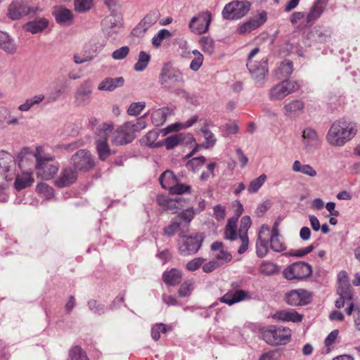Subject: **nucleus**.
I'll list each match as a JSON object with an SVG mask.
<instances>
[{
  "instance_id": "f257e3e1",
  "label": "nucleus",
  "mask_w": 360,
  "mask_h": 360,
  "mask_svg": "<svg viewBox=\"0 0 360 360\" xmlns=\"http://www.w3.org/2000/svg\"><path fill=\"white\" fill-rule=\"evenodd\" d=\"M158 82L165 91L186 99L189 98V94L184 89L185 80L182 72L169 63L162 68Z\"/></svg>"
},
{
  "instance_id": "f03ea898",
  "label": "nucleus",
  "mask_w": 360,
  "mask_h": 360,
  "mask_svg": "<svg viewBox=\"0 0 360 360\" xmlns=\"http://www.w3.org/2000/svg\"><path fill=\"white\" fill-rule=\"evenodd\" d=\"M359 126L356 123L340 119L330 126L327 135V142L333 146H342L356 134Z\"/></svg>"
},
{
  "instance_id": "7ed1b4c3",
  "label": "nucleus",
  "mask_w": 360,
  "mask_h": 360,
  "mask_svg": "<svg viewBox=\"0 0 360 360\" xmlns=\"http://www.w3.org/2000/svg\"><path fill=\"white\" fill-rule=\"evenodd\" d=\"M262 339L269 345H278L287 343L291 337V330L285 327L269 326L261 330Z\"/></svg>"
},
{
  "instance_id": "20e7f679",
  "label": "nucleus",
  "mask_w": 360,
  "mask_h": 360,
  "mask_svg": "<svg viewBox=\"0 0 360 360\" xmlns=\"http://www.w3.org/2000/svg\"><path fill=\"white\" fill-rule=\"evenodd\" d=\"M259 51L258 48L252 49L248 55L247 68L252 77L257 83H264L268 74L267 59L262 58L259 61L253 60V57Z\"/></svg>"
},
{
  "instance_id": "39448f33",
  "label": "nucleus",
  "mask_w": 360,
  "mask_h": 360,
  "mask_svg": "<svg viewBox=\"0 0 360 360\" xmlns=\"http://www.w3.org/2000/svg\"><path fill=\"white\" fill-rule=\"evenodd\" d=\"M300 87V85L296 81L283 79L269 90V98L271 101H282L288 95L297 91Z\"/></svg>"
},
{
  "instance_id": "423d86ee",
  "label": "nucleus",
  "mask_w": 360,
  "mask_h": 360,
  "mask_svg": "<svg viewBox=\"0 0 360 360\" xmlns=\"http://www.w3.org/2000/svg\"><path fill=\"white\" fill-rule=\"evenodd\" d=\"M205 236L202 233L194 236H181L179 242V252L183 256L194 255L200 249Z\"/></svg>"
},
{
  "instance_id": "0eeeda50",
  "label": "nucleus",
  "mask_w": 360,
  "mask_h": 360,
  "mask_svg": "<svg viewBox=\"0 0 360 360\" xmlns=\"http://www.w3.org/2000/svg\"><path fill=\"white\" fill-rule=\"evenodd\" d=\"M311 266L304 262H296L287 266L283 272L287 280H304L311 275Z\"/></svg>"
},
{
  "instance_id": "6e6552de",
  "label": "nucleus",
  "mask_w": 360,
  "mask_h": 360,
  "mask_svg": "<svg viewBox=\"0 0 360 360\" xmlns=\"http://www.w3.org/2000/svg\"><path fill=\"white\" fill-rule=\"evenodd\" d=\"M250 8V3L248 1H233L224 6L222 15L226 20L239 19L248 13Z\"/></svg>"
},
{
  "instance_id": "1a4fd4ad",
  "label": "nucleus",
  "mask_w": 360,
  "mask_h": 360,
  "mask_svg": "<svg viewBox=\"0 0 360 360\" xmlns=\"http://www.w3.org/2000/svg\"><path fill=\"white\" fill-rule=\"evenodd\" d=\"M161 144L169 150L178 147H191L195 144V139L190 133H178L167 136Z\"/></svg>"
},
{
  "instance_id": "9d476101",
  "label": "nucleus",
  "mask_w": 360,
  "mask_h": 360,
  "mask_svg": "<svg viewBox=\"0 0 360 360\" xmlns=\"http://www.w3.org/2000/svg\"><path fill=\"white\" fill-rule=\"evenodd\" d=\"M37 176L44 180H49L57 174L59 165L54 159H37Z\"/></svg>"
},
{
  "instance_id": "9b49d317",
  "label": "nucleus",
  "mask_w": 360,
  "mask_h": 360,
  "mask_svg": "<svg viewBox=\"0 0 360 360\" xmlns=\"http://www.w3.org/2000/svg\"><path fill=\"white\" fill-rule=\"evenodd\" d=\"M211 20L212 15L210 11L202 12L191 18L188 27L195 34H204L208 31Z\"/></svg>"
},
{
  "instance_id": "f8f14e48",
  "label": "nucleus",
  "mask_w": 360,
  "mask_h": 360,
  "mask_svg": "<svg viewBox=\"0 0 360 360\" xmlns=\"http://www.w3.org/2000/svg\"><path fill=\"white\" fill-rule=\"evenodd\" d=\"M93 84L89 80L84 81L77 89L75 94V103L77 107H85L91 101Z\"/></svg>"
},
{
  "instance_id": "ddd939ff",
  "label": "nucleus",
  "mask_w": 360,
  "mask_h": 360,
  "mask_svg": "<svg viewBox=\"0 0 360 360\" xmlns=\"http://www.w3.org/2000/svg\"><path fill=\"white\" fill-rule=\"evenodd\" d=\"M311 295L304 289L292 290L285 295L286 303L290 306H304L311 302Z\"/></svg>"
},
{
  "instance_id": "4468645a",
  "label": "nucleus",
  "mask_w": 360,
  "mask_h": 360,
  "mask_svg": "<svg viewBox=\"0 0 360 360\" xmlns=\"http://www.w3.org/2000/svg\"><path fill=\"white\" fill-rule=\"evenodd\" d=\"M160 17V11L157 9L150 11L134 29L133 34L137 37L142 36Z\"/></svg>"
},
{
  "instance_id": "2eb2a0df",
  "label": "nucleus",
  "mask_w": 360,
  "mask_h": 360,
  "mask_svg": "<svg viewBox=\"0 0 360 360\" xmlns=\"http://www.w3.org/2000/svg\"><path fill=\"white\" fill-rule=\"evenodd\" d=\"M158 205L163 210L170 212L172 214L177 213L184 207V200L181 197L171 198L167 195H160L157 198Z\"/></svg>"
},
{
  "instance_id": "dca6fc26",
  "label": "nucleus",
  "mask_w": 360,
  "mask_h": 360,
  "mask_svg": "<svg viewBox=\"0 0 360 360\" xmlns=\"http://www.w3.org/2000/svg\"><path fill=\"white\" fill-rule=\"evenodd\" d=\"M251 295L249 292L243 290H231L226 292L222 297L219 298V301L232 306L236 303L249 300Z\"/></svg>"
},
{
  "instance_id": "f3484780",
  "label": "nucleus",
  "mask_w": 360,
  "mask_h": 360,
  "mask_svg": "<svg viewBox=\"0 0 360 360\" xmlns=\"http://www.w3.org/2000/svg\"><path fill=\"white\" fill-rule=\"evenodd\" d=\"M302 138L304 148L309 151L317 148L321 143L317 132L311 128L304 129L302 131Z\"/></svg>"
},
{
  "instance_id": "a211bd4d",
  "label": "nucleus",
  "mask_w": 360,
  "mask_h": 360,
  "mask_svg": "<svg viewBox=\"0 0 360 360\" xmlns=\"http://www.w3.org/2000/svg\"><path fill=\"white\" fill-rule=\"evenodd\" d=\"M201 132L203 134L205 141L201 144H195V146L188 153L184 158H191L200 149L209 148L212 147L216 143V139L214 134L210 131L207 127H204L200 129Z\"/></svg>"
},
{
  "instance_id": "6ab92c4d",
  "label": "nucleus",
  "mask_w": 360,
  "mask_h": 360,
  "mask_svg": "<svg viewBox=\"0 0 360 360\" xmlns=\"http://www.w3.org/2000/svg\"><path fill=\"white\" fill-rule=\"evenodd\" d=\"M77 179L76 169L72 167L63 169L60 176L56 180L55 184L59 188L69 186Z\"/></svg>"
},
{
  "instance_id": "aec40b11",
  "label": "nucleus",
  "mask_w": 360,
  "mask_h": 360,
  "mask_svg": "<svg viewBox=\"0 0 360 360\" xmlns=\"http://www.w3.org/2000/svg\"><path fill=\"white\" fill-rule=\"evenodd\" d=\"M266 20V14L265 12L260 13L258 16L252 18L238 27L239 34H245L259 27Z\"/></svg>"
},
{
  "instance_id": "412c9836",
  "label": "nucleus",
  "mask_w": 360,
  "mask_h": 360,
  "mask_svg": "<svg viewBox=\"0 0 360 360\" xmlns=\"http://www.w3.org/2000/svg\"><path fill=\"white\" fill-rule=\"evenodd\" d=\"M56 21L63 26H69L73 22V15L70 10L63 7L56 6L53 11Z\"/></svg>"
},
{
  "instance_id": "4be33fe9",
  "label": "nucleus",
  "mask_w": 360,
  "mask_h": 360,
  "mask_svg": "<svg viewBox=\"0 0 360 360\" xmlns=\"http://www.w3.org/2000/svg\"><path fill=\"white\" fill-rule=\"evenodd\" d=\"M134 138L135 135L131 134L123 124L113 133L112 142L115 145L121 146L131 143Z\"/></svg>"
},
{
  "instance_id": "5701e85b",
  "label": "nucleus",
  "mask_w": 360,
  "mask_h": 360,
  "mask_svg": "<svg viewBox=\"0 0 360 360\" xmlns=\"http://www.w3.org/2000/svg\"><path fill=\"white\" fill-rule=\"evenodd\" d=\"M264 230L269 232L270 229L267 225L263 224L258 233V238L256 242V253L260 258L265 257L269 251V240L265 238H262Z\"/></svg>"
},
{
  "instance_id": "b1692460",
  "label": "nucleus",
  "mask_w": 360,
  "mask_h": 360,
  "mask_svg": "<svg viewBox=\"0 0 360 360\" xmlns=\"http://www.w3.org/2000/svg\"><path fill=\"white\" fill-rule=\"evenodd\" d=\"M304 108V103L301 100L295 99L285 103L283 105V113L289 117H295Z\"/></svg>"
},
{
  "instance_id": "393cba45",
  "label": "nucleus",
  "mask_w": 360,
  "mask_h": 360,
  "mask_svg": "<svg viewBox=\"0 0 360 360\" xmlns=\"http://www.w3.org/2000/svg\"><path fill=\"white\" fill-rule=\"evenodd\" d=\"M124 83V79L122 77H106L99 83L98 89L99 91H112L117 88L122 86Z\"/></svg>"
},
{
  "instance_id": "a878e982",
  "label": "nucleus",
  "mask_w": 360,
  "mask_h": 360,
  "mask_svg": "<svg viewBox=\"0 0 360 360\" xmlns=\"http://www.w3.org/2000/svg\"><path fill=\"white\" fill-rule=\"evenodd\" d=\"M27 15L26 5L22 1H13L8 7V16L12 20H18Z\"/></svg>"
},
{
  "instance_id": "bb28decb",
  "label": "nucleus",
  "mask_w": 360,
  "mask_h": 360,
  "mask_svg": "<svg viewBox=\"0 0 360 360\" xmlns=\"http://www.w3.org/2000/svg\"><path fill=\"white\" fill-rule=\"evenodd\" d=\"M49 25V21L44 18H38L34 20L27 22L23 25L26 32L37 34L44 30Z\"/></svg>"
},
{
  "instance_id": "cd10ccee",
  "label": "nucleus",
  "mask_w": 360,
  "mask_h": 360,
  "mask_svg": "<svg viewBox=\"0 0 360 360\" xmlns=\"http://www.w3.org/2000/svg\"><path fill=\"white\" fill-rule=\"evenodd\" d=\"M274 317L280 321H292L293 323H299L302 320V315L300 314L294 309L277 311Z\"/></svg>"
},
{
  "instance_id": "c85d7f7f",
  "label": "nucleus",
  "mask_w": 360,
  "mask_h": 360,
  "mask_svg": "<svg viewBox=\"0 0 360 360\" xmlns=\"http://www.w3.org/2000/svg\"><path fill=\"white\" fill-rule=\"evenodd\" d=\"M0 49L8 54H13L16 52V45L14 40L8 33L0 31Z\"/></svg>"
},
{
  "instance_id": "c756f323",
  "label": "nucleus",
  "mask_w": 360,
  "mask_h": 360,
  "mask_svg": "<svg viewBox=\"0 0 360 360\" xmlns=\"http://www.w3.org/2000/svg\"><path fill=\"white\" fill-rule=\"evenodd\" d=\"M32 174V172H22L21 175H17L14 183L15 189L20 191L31 186L34 183V179Z\"/></svg>"
},
{
  "instance_id": "7c9ffc66",
  "label": "nucleus",
  "mask_w": 360,
  "mask_h": 360,
  "mask_svg": "<svg viewBox=\"0 0 360 360\" xmlns=\"http://www.w3.org/2000/svg\"><path fill=\"white\" fill-rule=\"evenodd\" d=\"M325 11V8L317 6L316 4H312L307 15L305 17L306 27L312 26L314 22L321 16Z\"/></svg>"
},
{
  "instance_id": "2f4dec72",
  "label": "nucleus",
  "mask_w": 360,
  "mask_h": 360,
  "mask_svg": "<svg viewBox=\"0 0 360 360\" xmlns=\"http://www.w3.org/2000/svg\"><path fill=\"white\" fill-rule=\"evenodd\" d=\"M182 278V273L179 269L173 268L168 271L164 272L162 278L167 285L174 286L180 283Z\"/></svg>"
},
{
  "instance_id": "473e14b6",
  "label": "nucleus",
  "mask_w": 360,
  "mask_h": 360,
  "mask_svg": "<svg viewBox=\"0 0 360 360\" xmlns=\"http://www.w3.org/2000/svg\"><path fill=\"white\" fill-rule=\"evenodd\" d=\"M171 114V110L169 108H162L157 109L153 112L151 115V120L153 124L159 127L162 125L167 120V116Z\"/></svg>"
},
{
  "instance_id": "72a5a7b5",
  "label": "nucleus",
  "mask_w": 360,
  "mask_h": 360,
  "mask_svg": "<svg viewBox=\"0 0 360 360\" xmlns=\"http://www.w3.org/2000/svg\"><path fill=\"white\" fill-rule=\"evenodd\" d=\"M237 217H231L229 219L228 222L224 229V238L226 240H235L238 238L237 231Z\"/></svg>"
},
{
  "instance_id": "f704fd0d",
  "label": "nucleus",
  "mask_w": 360,
  "mask_h": 360,
  "mask_svg": "<svg viewBox=\"0 0 360 360\" xmlns=\"http://www.w3.org/2000/svg\"><path fill=\"white\" fill-rule=\"evenodd\" d=\"M293 71L292 62L288 60L283 61L278 70H276V76L280 79H288Z\"/></svg>"
},
{
  "instance_id": "c9c22d12",
  "label": "nucleus",
  "mask_w": 360,
  "mask_h": 360,
  "mask_svg": "<svg viewBox=\"0 0 360 360\" xmlns=\"http://www.w3.org/2000/svg\"><path fill=\"white\" fill-rule=\"evenodd\" d=\"M159 134L156 131H150L144 136L141 139V142L142 144H144L150 148H160L162 146V141L156 142L158 139Z\"/></svg>"
},
{
  "instance_id": "e433bc0d",
  "label": "nucleus",
  "mask_w": 360,
  "mask_h": 360,
  "mask_svg": "<svg viewBox=\"0 0 360 360\" xmlns=\"http://www.w3.org/2000/svg\"><path fill=\"white\" fill-rule=\"evenodd\" d=\"M96 150L99 158L108 157L113 155L110 149L106 137L99 138L96 142Z\"/></svg>"
},
{
  "instance_id": "4c0bfd02",
  "label": "nucleus",
  "mask_w": 360,
  "mask_h": 360,
  "mask_svg": "<svg viewBox=\"0 0 360 360\" xmlns=\"http://www.w3.org/2000/svg\"><path fill=\"white\" fill-rule=\"evenodd\" d=\"M159 180L162 187L166 190H169L177 181L174 173L170 170L164 172L160 175Z\"/></svg>"
},
{
  "instance_id": "58836bf2",
  "label": "nucleus",
  "mask_w": 360,
  "mask_h": 360,
  "mask_svg": "<svg viewBox=\"0 0 360 360\" xmlns=\"http://www.w3.org/2000/svg\"><path fill=\"white\" fill-rule=\"evenodd\" d=\"M195 216V211L193 207H189L181 212L178 217L184 224L182 223V232L186 233L188 229V224L193 220Z\"/></svg>"
},
{
  "instance_id": "ea45409f",
  "label": "nucleus",
  "mask_w": 360,
  "mask_h": 360,
  "mask_svg": "<svg viewBox=\"0 0 360 360\" xmlns=\"http://www.w3.org/2000/svg\"><path fill=\"white\" fill-rule=\"evenodd\" d=\"M44 150L42 146H37L34 150L31 147H24L18 153L16 158H25L26 156H33L34 158H42Z\"/></svg>"
},
{
  "instance_id": "a19ab883",
  "label": "nucleus",
  "mask_w": 360,
  "mask_h": 360,
  "mask_svg": "<svg viewBox=\"0 0 360 360\" xmlns=\"http://www.w3.org/2000/svg\"><path fill=\"white\" fill-rule=\"evenodd\" d=\"M337 294L340 297L345 299H353V295L351 292V287L349 283L348 279H343L339 282V285L337 289Z\"/></svg>"
},
{
  "instance_id": "79ce46f5",
  "label": "nucleus",
  "mask_w": 360,
  "mask_h": 360,
  "mask_svg": "<svg viewBox=\"0 0 360 360\" xmlns=\"http://www.w3.org/2000/svg\"><path fill=\"white\" fill-rule=\"evenodd\" d=\"M15 164V162L11 159H0V167L4 173V178L6 181H11L13 179L11 174H6V173L14 170Z\"/></svg>"
},
{
  "instance_id": "37998d69",
  "label": "nucleus",
  "mask_w": 360,
  "mask_h": 360,
  "mask_svg": "<svg viewBox=\"0 0 360 360\" xmlns=\"http://www.w3.org/2000/svg\"><path fill=\"white\" fill-rule=\"evenodd\" d=\"M178 230L181 231L180 234L184 233L182 232V222L179 219H172L170 224L164 228V235L169 237L172 236Z\"/></svg>"
},
{
  "instance_id": "c03bdc74",
  "label": "nucleus",
  "mask_w": 360,
  "mask_h": 360,
  "mask_svg": "<svg viewBox=\"0 0 360 360\" xmlns=\"http://www.w3.org/2000/svg\"><path fill=\"white\" fill-rule=\"evenodd\" d=\"M270 248L276 252H281L287 249V246L282 241L281 236L278 235H271Z\"/></svg>"
},
{
  "instance_id": "a18cd8bd",
  "label": "nucleus",
  "mask_w": 360,
  "mask_h": 360,
  "mask_svg": "<svg viewBox=\"0 0 360 360\" xmlns=\"http://www.w3.org/2000/svg\"><path fill=\"white\" fill-rule=\"evenodd\" d=\"M150 60V56L145 51H141L139 54L137 62L134 65V70L138 72L143 71L148 66Z\"/></svg>"
},
{
  "instance_id": "49530a36",
  "label": "nucleus",
  "mask_w": 360,
  "mask_h": 360,
  "mask_svg": "<svg viewBox=\"0 0 360 360\" xmlns=\"http://www.w3.org/2000/svg\"><path fill=\"white\" fill-rule=\"evenodd\" d=\"M70 360H89L86 352L79 346H74L69 351Z\"/></svg>"
},
{
  "instance_id": "de8ad7c7",
  "label": "nucleus",
  "mask_w": 360,
  "mask_h": 360,
  "mask_svg": "<svg viewBox=\"0 0 360 360\" xmlns=\"http://www.w3.org/2000/svg\"><path fill=\"white\" fill-rule=\"evenodd\" d=\"M292 169L295 172H299L309 176H314L316 174V171L309 165H302L300 161H295Z\"/></svg>"
},
{
  "instance_id": "09e8293b",
  "label": "nucleus",
  "mask_w": 360,
  "mask_h": 360,
  "mask_svg": "<svg viewBox=\"0 0 360 360\" xmlns=\"http://www.w3.org/2000/svg\"><path fill=\"white\" fill-rule=\"evenodd\" d=\"M266 180V175L263 174L259 177L252 180L248 187V191L250 193H255L263 186Z\"/></svg>"
},
{
  "instance_id": "8fccbe9b",
  "label": "nucleus",
  "mask_w": 360,
  "mask_h": 360,
  "mask_svg": "<svg viewBox=\"0 0 360 360\" xmlns=\"http://www.w3.org/2000/svg\"><path fill=\"white\" fill-rule=\"evenodd\" d=\"M202 50L206 54L211 56L215 50L214 41L209 37H203L200 41Z\"/></svg>"
},
{
  "instance_id": "3c124183",
  "label": "nucleus",
  "mask_w": 360,
  "mask_h": 360,
  "mask_svg": "<svg viewBox=\"0 0 360 360\" xmlns=\"http://www.w3.org/2000/svg\"><path fill=\"white\" fill-rule=\"evenodd\" d=\"M259 271L265 275H272L279 271V267L274 262L264 261L262 263Z\"/></svg>"
},
{
  "instance_id": "603ef678",
  "label": "nucleus",
  "mask_w": 360,
  "mask_h": 360,
  "mask_svg": "<svg viewBox=\"0 0 360 360\" xmlns=\"http://www.w3.org/2000/svg\"><path fill=\"white\" fill-rule=\"evenodd\" d=\"M194 288V281L189 279L185 281L178 290L179 297H188L191 295Z\"/></svg>"
},
{
  "instance_id": "864d4df0",
  "label": "nucleus",
  "mask_w": 360,
  "mask_h": 360,
  "mask_svg": "<svg viewBox=\"0 0 360 360\" xmlns=\"http://www.w3.org/2000/svg\"><path fill=\"white\" fill-rule=\"evenodd\" d=\"M314 249V246L311 245L298 250H290V251L283 253V255L289 257H302L312 252Z\"/></svg>"
},
{
  "instance_id": "5fc2aeb1",
  "label": "nucleus",
  "mask_w": 360,
  "mask_h": 360,
  "mask_svg": "<svg viewBox=\"0 0 360 360\" xmlns=\"http://www.w3.org/2000/svg\"><path fill=\"white\" fill-rule=\"evenodd\" d=\"M170 193L176 195H181L184 193H189L191 191V186L184 184L175 183L171 186L169 190Z\"/></svg>"
},
{
  "instance_id": "6e6d98bb",
  "label": "nucleus",
  "mask_w": 360,
  "mask_h": 360,
  "mask_svg": "<svg viewBox=\"0 0 360 360\" xmlns=\"http://www.w3.org/2000/svg\"><path fill=\"white\" fill-rule=\"evenodd\" d=\"M93 0H75V9L79 13L86 12L91 9Z\"/></svg>"
},
{
  "instance_id": "4d7b16f0",
  "label": "nucleus",
  "mask_w": 360,
  "mask_h": 360,
  "mask_svg": "<svg viewBox=\"0 0 360 360\" xmlns=\"http://www.w3.org/2000/svg\"><path fill=\"white\" fill-rule=\"evenodd\" d=\"M171 37V33L166 29L160 30L158 34L153 37L152 43L155 47H158L162 44V41L165 38Z\"/></svg>"
},
{
  "instance_id": "13d9d810",
  "label": "nucleus",
  "mask_w": 360,
  "mask_h": 360,
  "mask_svg": "<svg viewBox=\"0 0 360 360\" xmlns=\"http://www.w3.org/2000/svg\"><path fill=\"white\" fill-rule=\"evenodd\" d=\"M167 330V326L165 324H155L151 328V337L155 341H158L160 338V333H165Z\"/></svg>"
},
{
  "instance_id": "bf43d9fd",
  "label": "nucleus",
  "mask_w": 360,
  "mask_h": 360,
  "mask_svg": "<svg viewBox=\"0 0 360 360\" xmlns=\"http://www.w3.org/2000/svg\"><path fill=\"white\" fill-rule=\"evenodd\" d=\"M145 106V102L132 103L129 105L127 112L129 115L137 116L144 109Z\"/></svg>"
},
{
  "instance_id": "052dcab7",
  "label": "nucleus",
  "mask_w": 360,
  "mask_h": 360,
  "mask_svg": "<svg viewBox=\"0 0 360 360\" xmlns=\"http://www.w3.org/2000/svg\"><path fill=\"white\" fill-rule=\"evenodd\" d=\"M78 169L86 172L93 168L95 165L94 159H79V161L75 162Z\"/></svg>"
},
{
  "instance_id": "680f3d73",
  "label": "nucleus",
  "mask_w": 360,
  "mask_h": 360,
  "mask_svg": "<svg viewBox=\"0 0 360 360\" xmlns=\"http://www.w3.org/2000/svg\"><path fill=\"white\" fill-rule=\"evenodd\" d=\"M251 226V219L249 216H243L240 219L239 236L248 235V231Z\"/></svg>"
},
{
  "instance_id": "e2e57ef3",
  "label": "nucleus",
  "mask_w": 360,
  "mask_h": 360,
  "mask_svg": "<svg viewBox=\"0 0 360 360\" xmlns=\"http://www.w3.org/2000/svg\"><path fill=\"white\" fill-rule=\"evenodd\" d=\"M113 129L112 124L110 123H103L98 128V136L100 138L106 137L112 132Z\"/></svg>"
},
{
  "instance_id": "0e129e2a",
  "label": "nucleus",
  "mask_w": 360,
  "mask_h": 360,
  "mask_svg": "<svg viewBox=\"0 0 360 360\" xmlns=\"http://www.w3.org/2000/svg\"><path fill=\"white\" fill-rule=\"evenodd\" d=\"M124 124V128H127L131 134L135 135V132L139 131L141 129L146 127V124L144 122H137L134 124L131 122H126Z\"/></svg>"
},
{
  "instance_id": "69168bd1",
  "label": "nucleus",
  "mask_w": 360,
  "mask_h": 360,
  "mask_svg": "<svg viewBox=\"0 0 360 360\" xmlns=\"http://www.w3.org/2000/svg\"><path fill=\"white\" fill-rule=\"evenodd\" d=\"M205 259L202 257H195L186 264V269L190 271L198 269L204 263Z\"/></svg>"
},
{
  "instance_id": "338daca9",
  "label": "nucleus",
  "mask_w": 360,
  "mask_h": 360,
  "mask_svg": "<svg viewBox=\"0 0 360 360\" xmlns=\"http://www.w3.org/2000/svg\"><path fill=\"white\" fill-rule=\"evenodd\" d=\"M129 53V48L127 46H124L114 51L112 53V57L115 60H122L127 57Z\"/></svg>"
},
{
  "instance_id": "774afa93",
  "label": "nucleus",
  "mask_w": 360,
  "mask_h": 360,
  "mask_svg": "<svg viewBox=\"0 0 360 360\" xmlns=\"http://www.w3.org/2000/svg\"><path fill=\"white\" fill-rule=\"evenodd\" d=\"M232 259V255L230 252L221 249L215 256L214 260H218L221 263V266L224 263L229 262Z\"/></svg>"
}]
</instances>
